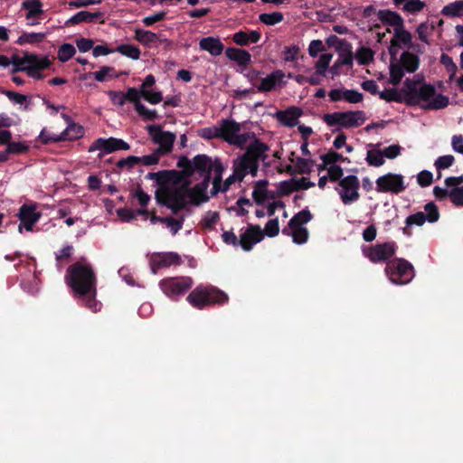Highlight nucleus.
<instances>
[{
    "label": "nucleus",
    "mask_w": 463,
    "mask_h": 463,
    "mask_svg": "<svg viewBox=\"0 0 463 463\" xmlns=\"http://www.w3.org/2000/svg\"><path fill=\"white\" fill-rule=\"evenodd\" d=\"M401 95L407 104L424 109H440L449 104L448 97L437 93L432 85L425 83L419 76L405 80Z\"/></svg>",
    "instance_id": "nucleus-1"
},
{
    "label": "nucleus",
    "mask_w": 463,
    "mask_h": 463,
    "mask_svg": "<svg viewBox=\"0 0 463 463\" xmlns=\"http://www.w3.org/2000/svg\"><path fill=\"white\" fill-rule=\"evenodd\" d=\"M268 149V146L258 139L250 143L246 153L234 159L233 174L226 179L223 191L228 189L231 184L241 182L246 175L255 176L259 169V161L266 159L265 153Z\"/></svg>",
    "instance_id": "nucleus-2"
},
{
    "label": "nucleus",
    "mask_w": 463,
    "mask_h": 463,
    "mask_svg": "<svg viewBox=\"0 0 463 463\" xmlns=\"http://www.w3.org/2000/svg\"><path fill=\"white\" fill-rule=\"evenodd\" d=\"M66 280L76 294L95 297L96 276L89 263L78 261L70 266L67 269Z\"/></svg>",
    "instance_id": "nucleus-3"
},
{
    "label": "nucleus",
    "mask_w": 463,
    "mask_h": 463,
    "mask_svg": "<svg viewBox=\"0 0 463 463\" xmlns=\"http://www.w3.org/2000/svg\"><path fill=\"white\" fill-rule=\"evenodd\" d=\"M186 192L187 188L181 183L165 182L156 191V199L158 203L176 212L188 203Z\"/></svg>",
    "instance_id": "nucleus-4"
},
{
    "label": "nucleus",
    "mask_w": 463,
    "mask_h": 463,
    "mask_svg": "<svg viewBox=\"0 0 463 463\" xmlns=\"http://www.w3.org/2000/svg\"><path fill=\"white\" fill-rule=\"evenodd\" d=\"M252 198L259 205H266L268 215H273L278 208L284 206L280 200H278V192L275 184H270L267 180H258L253 184Z\"/></svg>",
    "instance_id": "nucleus-5"
},
{
    "label": "nucleus",
    "mask_w": 463,
    "mask_h": 463,
    "mask_svg": "<svg viewBox=\"0 0 463 463\" xmlns=\"http://www.w3.org/2000/svg\"><path fill=\"white\" fill-rule=\"evenodd\" d=\"M191 167L192 175H198L201 180L210 182L211 175L214 174L213 188L216 189L217 183L220 181L223 170L219 159H212L207 156L199 155L194 158Z\"/></svg>",
    "instance_id": "nucleus-6"
},
{
    "label": "nucleus",
    "mask_w": 463,
    "mask_h": 463,
    "mask_svg": "<svg viewBox=\"0 0 463 463\" xmlns=\"http://www.w3.org/2000/svg\"><path fill=\"white\" fill-rule=\"evenodd\" d=\"M189 303L197 308L210 304H222L228 300V296L212 286H198L187 297Z\"/></svg>",
    "instance_id": "nucleus-7"
},
{
    "label": "nucleus",
    "mask_w": 463,
    "mask_h": 463,
    "mask_svg": "<svg viewBox=\"0 0 463 463\" xmlns=\"http://www.w3.org/2000/svg\"><path fill=\"white\" fill-rule=\"evenodd\" d=\"M420 66L418 55L410 52H404L399 60L392 61L390 64V82L398 84L404 76V73H413Z\"/></svg>",
    "instance_id": "nucleus-8"
},
{
    "label": "nucleus",
    "mask_w": 463,
    "mask_h": 463,
    "mask_svg": "<svg viewBox=\"0 0 463 463\" xmlns=\"http://www.w3.org/2000/svg\"><path fill=\"white\" fill-rule=\"evenodd\" d=\"M365 119L364 113L361 110L334 112L324 116L326 124L337 129L360 127L365 122Z\"/></svg>",
    "instance_id": "nucleus-9"
},
{
    "label": "nucleus",
    "mask_w": 463,
    "mask_h": 463,
    "mask_svg": "<svg viewBox=\"0 0 463 463\" xmlns=\"http://www.w3.org/2000/svg\"><path fill=\"white\" fill-rule=\"evenodd\" d=\"M220 132L222 139L240 148H243L250 138L253 137L251 133H241V125L232 118L220 121Z\"/></svg>",
    "instance_id": "nucleus-10"
},
{
    "label": "nucleus",
    "mask_w": 463,
    "mask_h": 463,
    "mask_svg": "<svg viewBox=\"0 0 463 463\" xmlns=\"http://www.w3.org/2000/svg\"><path fill=\"white\" fill-rule=\"evenodd\" d=\"M312 218L309 211L302 210L298 213L288 222V227L284 228L282 232L292 237L297 244H303L308 239V232L305 227Z\"/></svg>",
    "instance_id": "nucleus-11"
},
{
    "label": "nucleus",
    "mask_w": 463,
    "mask_h": 463,
    "mask_svg": "<svg viewBox=\"0 0 463 463\" xmlns=\"http://www.w3.org/2000/svg\"><path fill=\"white\" fill-rule=\"evenodd\" d=\"M385 274L393 284L403 285L409 283L413 276V267L403 259L389 261L385 267Z\"/></svg>",
    "instance_id": "nucleus-12"
},
{
    "label": "nucleus",
    "mask_w": 463,
    "mask_h": 463,
    "mask_svg": "<svg viewBox=\"0 0 463 463\" xmlns=\"http://www.w3.org/2000/svg\"><path fill=\"white\" fill-rule=\"evenodd\" d=\"M320 158L322 163L318 165L319 173L326 170L330 181L335 182L340 180L344 175V171L339 164L349 162L347 158L334 151L321 155Z\"/></svg>",
    "instance_id": "nucleus-13"
},
{
    "label": "nucleus",
    "mask_w": 463,
    "mask_h": 463,
    "mask_svg": "<svg viewBox=\"0 0 463 463\" xmlns=\"http://www.w3.org/2000/svg\"><path fill=\"white\" fill-rule=\"evenodd\" d=\"M146 131L152 141L158 146L157 151L164 156L172 151L176 139L175 133L165 131L160 125H149L146 127Z\"/></svg>",
    "instance_id": "nucleus-14"
},
{
    "label": "nucleus",
    "mask_w": 463,
    "mask_h": 463,
    "mask_svg": "<svg viewBox=\"0 0 463 463\" xmlns=\"http://www.w3.org/2000/svg\"><path fill=\"white\" fill-rule=\"evenodd\" d=\"M360 182L355 175H347L339 180L335 190L344 204L355 203L359 197Z\"/></svg>",
    "instance_id": "nucleus-15"
},
{
    "label": "nucleus",
    "mask_w": 463,
    "mask_h": 463,
    "mask_svg": "<svg viewBox=\"0 0 463 463\" xmlns=\"http://www.w3.org/2000/svg\"><path fill=\"white\" fill-rule=\"evenodd\" d=\"M375 184L376 191L379 193L400 194L407 187L404 176L395 173H387L379 176L375 181Z\"/></svg>",
    "instance_id": "nucleus-16"
},
{
    "label": "nucleus",
    "mask_w": 463,
    "mask_h": 463,
    "mask_svg": "<svg viewBox=\"0 0 463 463\" xmlns=\"http://www.w3.org/2000/svg\"><path fill=\"white\" fill-rule=\"evenodd\" d=\"M394 242H384L373 246L363 247L362 251L365 258L373 263L387 261L396 252Z\"/></svg>",
    "instance_id": "nucleus-17"
},
{
    "label": "nucleus",
    "mask_w": 463,
    "mask_h": 463,
    "mask_svg": "<svg viewBox=\"0 0 463 463\" xmlns=\"http://www.w3.org/2000/svg\"><path fill=\"white\" fill-rule=\"evenodd\" d=\"M159 286L167 297L175 298L193 286V279L190 277L167 278L161 280Z\"/></svg>",
    "instance_id": "nucleus-18"
},
{
    "label": "nucleus",
    "mask_w": 463,
    "mask_h": 463,
    "mask_svg": "<svg viewBox=\"0 0 463 463\" xmlns=\"http://www.w3.org/2000/svg\"><path fill=\"white\" fill-rule=\"evenodd\" d=\"M12 64L14 71H28L33 68H47L50 65V61L47 57L38 56L32 53H24L22 56H15L13 58Z\"/></svg>",
    "instance_id": "nucleus-19"
},
{
    "label": "nucleus",
    "mask_w": 463,
    "mask_h": 463,
    "mask_svg": "<svg viewBox=\"0 0 463 463\" xmlns=\"http://www.w3.org/2000/svg\"><path fill=\"white\" fill-rule=\"evenodd\" d=\"M439 218V213L437 206L433 203H429L425 205L423 212H418L406 218L407 227L417 225L421 226L426 222L430 223L436 222Z\"/></svg>",
    "instance_id": "nucleus-20"
},
{
    "label": "nucleus",
    "mask_w": 463,
    "mask_h": 463,
    "mask_svg": "<svg viewBox=\"0 0 463 463\" xmlns=\"http://www.w3.org/2000/svg\"><path fill=\"white\" fill-rule=\"evenodd\" d=\"M130 146L122 139L109 137V138H98L89 147V152L101 151L102 153L109 154L118 150H128Z\"/></svg>",
    "instance_id": "nucleus-21"
},
{
    "label": "nucleus",
    "mask_w": 463,
    "mask_h": 463,
    "mask_svg": "<svg viewBox=\"0 0 463 463\" xmlns=\"http://www.w3.org/2000/svg\"><path fill=\"white\" fill-rule=\"evenodd\" d=\"M411 39L412 36L411 33L404 30L403 26L394 29L389 47V52L392 58H396L401 49L409 48L411 43Z\"/></svg>",
    "instance_id": "nucleus-22"
},
{
    "label": "nucleus",
    "mask_w": 463,
    "mask_h": 463,
    "mask_svg": "<svg viewBox=\"0 0 463 463\" xmlns=\"http://www.w3.org/2000/svg\"><path fill=\"white\" fill-rule=\"evenodd\" d=\"M84 129L83 128L76 123H69L67 128L58 135H52L51 137H45L44 131L41 132V137L44 142L49 141H62V140H77L83 137Z\"/></svg>",
    "instance_id": "nucleus-23"
},
{
    "label": "nucleus",
    "mask_w": 463,
    "mask_h": 463,
    "mask_svg": "<svg viewBox=\"0 0 463 463\" xmlns=\"http://www.w3.org/2000/svg\"><path fill=\"white\" fill-rule=\"evenodd\" d=\"M180 262V257L174 252L156 253L153 254L150 258V267L154 274H156L158 269L176 266L179 265Z\"/></svg>",
    "instance_id": "nucleus-24"
},
{
    "label": "nucleus",
    "mask_w": 463,
    "mask_h": 463,
    "mask_svg": "<svg viewBox=\"0 0 463 463\" xmlns=\"http://www.w3.org/2000/svg\"><path fill=\"white\" fill-rule=\"evenodd\" d=\"M284 79L285 73L281 70H276L260 80L257 90L268 92L277 88H282L286 84Z\"/></svg>",
    "instance_id": "nucleus-25"
},
{
    "label": "nucleus",
    "mask_w": 463,
    "mask_h": 463,
    "mask_svg": "<svg viewBox=\"0 0 463 463\" xmlns=\"http://www.w3.org/2000/svg\"><path fill=\"white\" fill-rule=\"evenodd\" d=\"M18 215L20 219L18 230L20 232H23V229L32 232L33 225L41 217V213L36 212L35 207L32 205H23L20 208Z\"/></svg>",
    "instance_id": "nucleus-26"
},
{
    "label": "nucleus",
    "mask_w": 463,
    "mask_h": 463,
    "mask_svg": "<svg viewBox=\"0 0 463 463\" xmlns=\"http://www.w3.org/2000/svg\"><path fill=\"white\" fill-rule=\"evenodd\" d=\"M263 232L259 226H250L241 230L239 243L244 250H251L252 246L263 239Z\"/></svg>",
    "instance_id": "nucleus-27"
},
{
    "label": "nucleus",
    "mask_w": 463,
    "mask_h": 463,
    "mask_svg": "<svg viewBox=\"0 0 463 463\" xmlns=\"http://www.w3.org/2000/svg\"><path fill=\"white\" fill-rule=\"evenodd\" d=\"M303 115V110L296 106H291L284 110H279L274 114V118L284 127L292 128L298 124L299 118Z\"/></svg>",
    "instance_id": "nucleus-28"
},
{
    "label": "nucleus",
    "mask_w": 463,
    "mask_h": 463,
    "mask_svg": "<svg viewBox=\"0 0 463 463\" xmlns=\"http://www.w3.org/2000/svg\"><path fill=\"white\" fill-rule=\"evenodd\" d=\"M135 39L148 48L157 46L158 44H164L165 46L171 45V42L168 39L161 38L156 33L143 29H136Z\"/></svg>",
    "instance_id": "nucleus-29"
},
{
    "label": "nucleus",
    "mask_w": 463,
    "mask_h": 463,
    "mask_svg": "<svg viewBox=\"0 0 463 463\" xmlns=\"http://www.w3.org/2000/svg\"><path fill=\"white\" fill-rule=\"evenodd\" d=\"M332 102L345 100L348 103H359L363 100V94L354 90H346L345 88L333 89L328 93Z\"/></svg>",
    "instance_id": "nucleus-30"
},
{
    "label": "nucleus",
    "mask_w": 463,
    "mask_h": 463,
    "mask_svg": "<svg viewBox=\"0 0 463 463\" xmlns=\"http://www.w3.org/2000/svg\"><path fill=\"white\" fill-rule=\"evenodd\" d=\"M314 185V183H306V180L302 178L301 180L289 179L286 181H282L277 184H275V189L278 192V197L281 195H287L290 193L297 191L300 188H308Z\"/></svg>",
    "instance_id": "nucleus-31"
},
{
    "label": "nucleus",
    "mask_w": 463,
    "mask_h": 463,
    "mask_svg": "<svg viewBox=\"0 0 463 463\" xmlns=\"http://www.w3.org/2000/svg\"><path fill=\"white\" fill-rule=\"evenodd\" d=\"M208 186L209 181L201 180V182L195 184L193 188L187 189L186 196L188 203L200 204L206 202L209 199L207 194Z\"/></svg>",
    "instance_id": "nucleus-32"
},
{
    "label": "nucleus",
    "mask_w": 463,
    "mask_h": 463,
    "mask_svg": "<svg viewBox=\"0 0 463 463\" xmlns=\"http://www.w3.org/2000/svg\"><path fill=\"white\" fill-rule=\"evenodd\" d=\"M199 48L213 56H219L223 52L224 46L220 38L209 36L200 40Z\"/></svg>",
    "instance_id": "nucleus-33"
},
{
    "label": "nucleus",
    "mask_w": 463,
    "mask_h": 463,
    "mask_svg": "<svg viewBox=\"0 0 463 463\" xmlns=\"http://www.w3.org/2000/svg\"><path fill=\"white\" fill-rule=\"evenodd\" d=\"M463 183V176H450L445 180V187L435 186L433 194L438 199H444L449 196V190L452 186L460 185Z\"/></svg>",
    "instance_id": "nucleus-34"
},
{
    "label": "nucleus",
    "mask_w": 463,
    "mask_h": 463,
    "mask_svg": "<svg viewBox=\"0 0 463 463\" xmlns=\"http://www.w3.org/2000/svg\"><path fill=\"white\" fill-rule=\"evenodd\" d=\"M227 58L235 61L240 66H247L251 61V55L249 52L242 49L227 48L225 51Z\"/></svg>",
    "instance_id": "nucleus-35"
},
{
    "label": "nucleus",
    "mask_w": 463,
    "mask_h": 463,
    "mask_svg": "<svg viewBox=\"0 0 463 463\" xmlns=\"http://www.w3.org/2000/svg\"><path fill=\"white\" fill-rule=\"evenodd\" d=\"M365 161L369 165L379 167L384 164L380 144H369Z\"/></svg>",
    "instance_id": "nucleus-36"
},
{
    "label": "nucleus",
    "mask_w": 463,
    "mask_h": 463,
    "mask_svg": "<svg viewBox=\"0 0 463 463\" xmlns=\"http://www.w3.org/2000/svg\"><path fill=\"white\" fill-rule=\"evenodd\" d=\"M233 42L241 46H246L250 43H256L260 40V33L258 31L249 33L239 31L233 34Z\"/></svg>",
    "instance_id": "nucleus-37"
},
{
    "label": "nucleus",
    "mask_w": 463,
    "mask_h": 463,
    "mask_svg": "<svg viewBox=\"0 0 463 463\" xmlns=\"http://www.w3.org/2000/svg\"><path fill=\"white\" fill-rule=\"evenodd\" d=\"M22 9L26 11V20L39 18L43 13V4L40 0L24 1Z\"/></svg>",
    "instance_id": "nucleus-38"
},
{
    "label": "nucleus",
    "mask_w": 463,
    "mask_h": 463,
    "mask_svg": "<svg viewBox=\"0 0 463 463\" xmlns=\"http://www.w3.org/2000/svg\"><path fill=\"white\" fill-rule=\"evenodd\" d=\"M441 14L449 17H463V0H457L443 6Z\"/></svg>",
    "instance_id": "nucleus-39"
},
{
    "label": "nucleus",
    "mask_w": 463,
    "mask_h": 463,
    "mask_svg": "<svg viewBox=\"0 0 463 463\" xmlns=\"http://www.w3.org/2000/svg\"><path fill=\"white\" fill-rule=\"evenodd\" d=\"M380 19L383 23L392 26L393 30L403 26V19L402 16L392 11L381 12Z\"/></svg>",
    "instance_id": "nucleus-40"
},
{
    "label": "nucleus",
    "mask_w": 463,
    "mask_h": 463,
    "mask_svg": "<svg viewBox=\"0 0 463 463\" xmlns=\"http://www.w3.org/2000/svg\"><path fill=\"white\" fill-rule=\"evenodd\" d=\"M48 34L46 33H24L17 39V43L20 45L24 44H33L41 43Z\"/></svg>",
    "instance_id": "nucleus-41"
},
{
    "label": "nucleus",
    "mask_w": 463,
    "mask_h": 463,
    "mask_svg": "<svg viewBox=\"0 0 463 463\" xmlns=\"http://www.w3.org/2000/svg\"><path fill=\"white\" fill-rule=\"evenodd\" d=\"M101 16L100 13H90L87 11H80L71 16L67 22V24H76L82 22H93L95 19Z\"/></svg>",
    "instance_id": "nucleus-42"
},
{
    "label": "nucleus",
    "mask_w": 463,
    "mask_h": 463,
    "mask_svg": "<svg viewBox=\"0 0 463 463\" xmlns=\"http://www.w3.org/2000/svg\"><path fill=\"white\" fill-rule=\"evenodd\" d=\"M164 156L159 151L155 150L152 154L143 156H128V161H136L140 162V165H156L160 159V157Z\"/></svg>",
    "instance_id": "nucleus-43"
},
{
    "label": "nucleus",
    "mask_w": 463,
    "mask_h": 463,
    "mask_svg": "<svg viewBox=\"0 0 463 463\" xmlns=\"http://www.w3.org/2000/svg\"><path fill=\"white\" fill-rule=\"evenodd\" d=\"M115 52L134 61L138 60L141 54L139 48L133 44H120L115 49Z\"/></svg>",
    "instance_id": "nucleus-44"
},
{
    "label": "nucleus",
    "mask_w": 463,
    "mask_h": 463,
    "mask_svg": "<svg viewBox=\"0 0 463 463\" xmlns=\"http://www.w3.org/2000/svg\"><path fill=\"white\" fill-rule=\"evenodd\" d=\"M117 213H118V216L122 221H125V222H130V221L136 219V217L137 215H143L145 217V219H146L149 214V212L146 209H139V210L134 212L128 208H121V209H118L117 211Z\"/></svg>",
    "instance_id": "nucleus-45"
},
{
    "label": "nucleus",
    "mask_w": 463,
    "mask_h": 463,
    "mask_svg": "<svg viewBox=\"0 0 463 463\" xmlns=\"http://www.w3.org/2000/svg\"><path fill=\"white\" fill-rule=\"evenodd\" d=\"M93 77L97 81L103 82L112 78L118 77V74L116 73L113 67L103 66L98 71L93 73Z\"/></svg>",
    "instance_id": "nucleus-46"
},
{
    "label": "nucleus",
    "mask_w": 463,
    "mask_h": 463,
    "mask_svg": "<svg viewBox=\"0 0 463 463\" xmlns=\"http://www.w3.org/2000/svg\"><path fill=\"white\" fill-rule=\"evenodd\" d=\"M435 30V24L433 22L421 23L417 27V33L419 38L425 43H429V37L432 34Z\"/></svg>",
    "instance_id": "nucleus-47"
},
{
    "label": "nucleus",
    "mask_w": 463,
    "mask_h": 463,
    "mask_svg": "<svg viewBox=\"0 0 463 463\" xmlns=\"http://www.w3.org/2000/svg\"><path fill=\"white\" fill-rule=\"evenodd\" d=\"M259 19L264 24L272 26L281 23L284 19V15L280 12L264 13L260 14Z\"/></svg>",
    "instance_id": "nucleus-48"
},
{
    "label": "nucleus",
    "mask_w": 463,
    "mask_h": 463,
    "mask_svg": "<svg viewBox=\"0 0 463 463\" xmlns=\"http://www.w3.org/2000/svg\"><path fill=\"white\" fill-rule=\"evenodd\" d=\"M197 134L203 139L221 138L220 122L216 125L199 129Z\"/></svg>",
    "instance_id": "nucleus-49"
},
{
    "label": "nucleus",
    "mask_w": 463,
    "mask_h": 463,
    "mask_svg": "<svg viewBox=\"0 0 463 463\" xmlns=\"http://www.w3.org/2000/svg\"><path fill=\"white\" fill-rule=\"evenodd\" d=\"M296 171L298 173H308L314 167V163L310 157H297L292 160Z\"/></svg>",
    "instance_id": "nucleus-50"
},
{
    "label": "nucleus",
    "mask_w": 463,
    "mask_h": 463,
    "mask_svg": "<svg viewBox=\"0 0 463 463\" xmlns=\"http://www.w3.org/2000/svg\"><path fill=\"white\" fill-rule=\"evenodd\" d=\"M333 55L331 53H322L315 63V69L318 74L326 75V72L330 65Z\"/></svg>",
    "instance_id": "nucleus-51"
},
{
    "label": "nucleus",
    "mask_w": 463,
    "mask_h": 463,
    "mask_svg": "<svg viewBox=\"0 0 463 463\" xmlns=\"http://www.w3.org/2000/svg\"><path fill=\"white\" fill-rule=\"evenodd\" d=\"M426 4L421 0H407L404 2L402 11L408 14H417L424 9Z\"/></svg>",
    "instance_id": "nucleus-52"
},
{
    "label": "nucleus",
    "mask_w": 463,
    "mask_h": 463,
    "mask_svg": "<svg viewBox=\"0 0 463 463\" xmlns=\"http://www.w3.org/2000/svg\"><path fill=\"white\" fill-rule=\"evenodd\" d=\"M76 51L72 44L71 43H64L62 44L58 51V59L61 62H65L69 61L74 54Z\"/></svg>",
    "instance_id": "nucleus-53"
},
{
    "label": "nucleus",
    "mask_w": 463,
    "mask_h": 463,
    "mask_svg": "<svg viewBox=\"0 0 463 463\" xmlns=\"http://www.w3.org/2000/svg\"><path fill=\"white\" fill-rule=\"evenodd\" d=\"M219 221V213L217 212L209 211L204 213L202 218V225L205 229H213Z\"/></svg>",
    "instance_id": "nucleus-54"
},
{
    "label": "nucleus",
    "mask_w": 463,
    "mask_h": 463,
    "mask_svg": "<svg viewBox=\"0 0 463 463\" xmlns=\"http://www.w3.org/2000/svg\"><path fill=\"white\" fill-rule=\"evenodd\" d=\"M136 111L144 120H154L158 118V114L155 109L146 108L142 103L136 105Z\"/></svg>",
    "instance_id": "nucleus-55"
},
{
    "label": "nucleus",
    "mask_w": 463,
    "mask_h": 463,
    "mask_svg": "<svg viewBox=\"0 0 463 463\" xmlns=\"http://www.w3.org/2000/svg\"><path fill=\"white\" fill-rule=\"evenodd\" d=\"M455 162V157L452 155H446L438 157L435 160L434 166L438 172L450 167Z\"/></svg>",
    "instance_id": "nucleus-56"
},
{
    "label": "nucleus",
    "mask_w": 463,
    "mask_h": 463,
    "mask_svg": "<svg viewBox=\"0 0 463 463\" xmlns=\"http://www.w3.org/2000/svg\"><path fill=\"white\" fill-rule=\"evenodd\" d=\"M184 220L181 219H174L171 217H166L164 219V224L166 228L169 229L170 232L173 235H175L183 227Z\"/></svg>",
    "instance_id": "nucleus-57"
},
{
    "label": "nucleus",
    "mask_w": 463,
    "mask_h": 463,
    "mask_svg": "<svg viewBox=\"0 0 463 463\" xmlns=\"http://www.w3.org/2000/svg\"><path fill=\"white\" fill-rule=\"evenodd\" d=\"M373 59V52L369 48H361L356 54V60L360 64H368Z\"/></svg>",
    "instance_id": "nucleus-58"
},
{
    "label": "nucleus",
    "mask_w": 463,
    "mask_h": 463,
    "mask_svg": "<svg viewBox=\"0 0 463 463\" xmlns=\"http://www.w3.org/2000/svg\"><path fill=\"white\" fill-rule=\"evenodd\" d=\"M142 97L151 104H158L162 101L163 96L160 91L146 90L142 91Z\"/></svg>",
    "instance_id": "nucleus-59"
},
{
    "label": "nucleus",
    "mask_w": 463,
    "mask_h": 463,
    "mask_svg": "<svg viewBox=\"0 0 463 463\" xmlns=\"http://www.w3.org/2000/svg\"><path fill=\"white\" fill-rule=\"evenodd\" d=\"M29 148V146L26 145L24 142H10L8 146H6V150L8 154H23L26 152Z\"/></svg>",
    "instance_id": "nucleus-60"
},
{
    "label": "nucleus",
    "mask_w": 463,
    "mask_h": 463,
    "mask_svg": "<svg viewBox=\"0 0 463 463\" xmlns=\"http://www.w3.org/2000/svg\"><path fill=\"white\" fill-rule=\"evenodd\" d=\"M449 197L455 205H463V186H452L449 190Z\"/></svg>",
    "instance_id": "nucleus-61"
},
{
    "label": "nucleus",
    "mask_w": 463,
    "mask_h": 463,
    "mask_svg": "<svg viewBox=\"0 0 463 463\" xmlns=\"http://www.w3.org/2000/svg\"><path fill=\"white\" fill-rule=\"evenodd\" d=\"M126 101L128 100L134 104V108L136 109V105L140 102V98L142 97L141 90H137L136 88H128L127 92L125 93Z\"/></svg>",
    "instance_id": "nucleus-62"
},
{
    "label": "nucleus",
    "mask_w": 463,
    "mask_h": 463,
    "mask_svg": "<svg viewBox=\"0 0 463 463\" xmlns=\"http://www.w3.org/2000/svg\"><path fill=\"white\" fill-rule=\"evenodd\" d=\"M166 16V12L161 11L151 15L146 16L142 19L145 26H151L156 23L163 21Z\"/></svg>",
    "instance_id": "nucleus-63"
},
{
    "label": "nucleus",
    "mask_w": 463,
    "mask_h": 463,
    "mask_svg": "<svg viewBox=\"0 0 463 463\" xmlns=\"http://www.w3.org/2000/svg\"><path fill=\"white\" fill-rule=\"evenodd\" d=\"M324 50H325V46L321 40H313L310 42L309 46H308V54L312 58H316Z\"/></svg>",
    "instance_id": "nucleus-64"
}]
</instances>
